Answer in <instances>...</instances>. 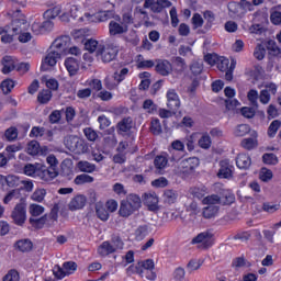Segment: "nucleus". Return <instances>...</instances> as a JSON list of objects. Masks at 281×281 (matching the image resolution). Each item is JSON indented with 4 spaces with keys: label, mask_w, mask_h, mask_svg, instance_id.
Segmentation results:
<instances>
[{
    "label": "nucleus",
    "mask_w": 281,
    "mask_h": 281,
    "mask_svg": "<svg viewBox=\"0 0 281 281\" xmlns=\"http://www.w3.org/2000/svg\"><path fill=\"white\" fill-rule=\"evenodd\" d=\"M110 19H114V21H122V18L119 14H115L113 10H101L94 14L85 13L79 21H87L88 23H106Z\"/></svg>",
    "instance_id": "1"
},
{
    "label": "nucleus",
    "mask_w": 281,
    "mask_h": 281,
    "mask_svg": "<svg viewBox=\"0 0 281 281\" xmlns=\"http://www.w3.org/2000/svg\"><path fill=\"white\" fill-rule=\"evenodd\" d=\"M11 218L18 227L25 225L27 221V201L25 198H20V203H16L11 212Z\"/></svg>",
    "instance_id": "2"
},
{
    "label": "nucleus",
    "mask_w": 281,
    "mask_h": 281,
    "mask_svg": "<svg viewBox=\"0 0 281 281\" xmlns=\"http://www.w3.org/2000/svg\"><path fill=\"white\" fill-rule=\"evenodd\" d=\"M120 54V48L115 44L99 45L97 50V57L102 60V63H113Z\"/></svg>",
    "instance_id": "3"
},
{
    "label": "nucleus",
    "mask_w": 281,
    "mask_h": 281,
    "mask_svg": "<svg viewBox=\"0 0 281 281\" xmlns=\"http://www.w3.org/2000/svg\"><path fill=\"white\" fill-rule=\"evenodd\" d=\"M65 146L68 148V150L75 153L76 155H83V153H87V150H89L87 143L76 136H69L68 138H66Z\"/></svg>",
    "instance_id": "4"
},
{
    "label": "nucleus",
    "mask_w": 281,
    "mask_h": 281,
    "mask_svg": "<svg viewBox=\"0 0 281 281\" xmlns=\"http://www.w3.org/2000/svg\"><path fill=\"white\" fill-rule=\"evenodd\" d=\"M217 66V69L220 71H226L225 72V80L228 82L234 80V69H236V60H232L229 64V60L225 57H220L215 64Z\"/></svg>",
    "instance_id": "5"
},
{
    "label": "nucleus",
    "mask_w": 281,
    "mask_h": 281,
    "mask_svg": "<svg viewBox=\"0 0 281 281\" xmlns=\"http://www.w3.org/2000/svg\"><path fill=\"white\" fill-rule=\"evenodd\" d=\"M200 164L201 161L196 157L183 159L179 162L177 172L178 175H192Z\"/></svg>",
    "instance_id": "6"
},
{
    "label": "nucleus",
    "mask_w": 281,
    "mask_h": 281,
    "mask_svg": "<svg viewBox=\"0 0 281 281\" xmlns=\"http://www.w3.org/2000/svg\"><path fill=\"white\" fill-rule=\"evenodd\" d=\"M192 245H201L203 249H210L214 245V233L212 231H204L198 234L192 240Z\"/></svg>",
    "instance_id": "7"
},
{
    "label": "nucleus",
    "mask_w": 281,
    "mask_h": 281,
    "mask_svg": "<svg viewBox=\"0 0 281 281\" xmlns=\"http://www.w3.org/2000/svg\"><path fill=\"white\" fill-rule=\"evenodd\" d=\"M27 22L25 20H14L11 23V29L9 30L8 33H4L1 36V42L2 43H12L14 41L13 36L16 34H21L23 32V29H21L22 25H25Z\"/></svg>",
    "instance_id": "8"
},
{
    "label": "nucleus",
    "mask_w": 281,
    "mask_h": 281,
    "mask_svg": "<svg viewBox=\"0 0 281 281\" xmlns=\"http://www.w3.org/2000/svg\"><path fill=\"white\" fill-rule=\"evenodd\" d=\"M69 45H71V37L64 35L61 37L56 38L50 45V49L57 52L60 56H66Z\"/></svg>",
    "instance_id": "9"
},
{
    "label": "nucleus",
    "mask_w": 281,
    "mask_h": 281,
    "mask_svg": "<svg viewBox=\"0 0 281 281\" xmlns=\"http://www.w3.org/2000/svg\"><path fill=\"white\" fill-rule=\"evenodd\" d=\"M234 194L228 193L225 195V200H223V196H218L216 194H212L209 196H205L202 200L203 205H231V203L234 201Z\"/></svg>",
    "instance_id": "10"
},
{
    "label": "nucleus",
    "mask_w": 281,
    "mask_h": 281,
    "mask_svg": "<svg viewBox=\"0 0 281 281\" xmlns=\"http://www.w3.org/2000/svg\"><path fill=\"white\" fill-rule=\"evenodd\" d=\"M167 98V108L169 111H172V113H177L179 109H181V99H179V94L177 93V90L169 89L166 93Z\"/></svg>",
    "instance_id": "11"
},
{
    "label": "nucleus",
    "mask_w": 281,
    "mask_h": 281,
    "mask_svg": "<svg viewBox=\"0 0 281 281\" xmlns=\"http://www.w3.org/2000/svg\"><path fill=\"white\" fill-rule=\"evenodd\" d=\"M155 261L153 259H146L143 261V268H140V278H146V280L155 281L157 280V273L154 271Z\"/></svg>",
    "instance_id": "12"
},
{
    "label": "nucleus",
    "mask_w": 281,
    "mask_h": 281,
    "mask_svg": "<svg viewBox=\"0 0 281 281\" xmlns=\"http://www.w3.org/2000/svg\"><path fill=\"white\" fill-rule=\"evenodd\" d=\"M217 177L218 179H232L234 177V164L229 159L220 161Z\"/></svg>",
    "instance_id": "13"
},
{
    "label": "nucleus",
    "mask_w": 281,
    "mask_h": 281,
    "mask_svg": "<svg viewBox=\"0 0 281 281\" xmlns=\"http://www.w3.org/2000/svg\"><path fill=\"white\" fill-rule=\"evenodd\" d=\"M58 177V168L40 166L37 178L42 181H54Z\"/></svg>",
    "instance_id": "14"
},
{
    "label": "nucleus",
    "mask_w": 281,
    "mask_h": 281,
    "mask_svg": "<svg viewBox=\"0 0 281 281\" xmlns=\"http://www.w3.org/2000/svg\"><path fill=\"white\" fill-rule=\"evenodd\" d=\"M61 56L63 55H60L58 52H56L49 47V49L47 50V54L43 60L42 69L44 71H47V67H55L56 63H58V60H60Z\"/></svg>",
    "instance_id": "15"
},
{
    "label": "nucleus",
    "mask_w": 281,
    "mask_h": 281,
    "mask_svg": "<svg viewBox=\"0 0 281 281\" xmlns=\"http://www.w3.org/2000/svg\"><path fill=\"white\" fill-rule=\"evenodd\" d=\"M132 128H133V119L131 116L122 119L116 124V133L117 135H122V137H126V135H131Z\"/></svg>",
    "instance_id": "16"
},
{
    "label": "nucleus",
    "mask_w": 281,
    "mask_h": 281,
    "mask_svg": "<svg viewBox=\"0 0 281 281\" xmlns=\"http://www.w3.org/2000/svg\"><path fill=\"white\" fill-rule=\"evenodd\" d=\"M128 32V26L120 24L117 20H112L109 23V34L110 36H122V34H126Z\"/></svg>",
    "instance_id": "17"
},
{
    "label": "nucleus",
    "mask_w": 281,
    "mask_h": 281,
    "mask_svg": "<svg viewBox=\"0 0 281 281\" xmlns=\"http://www.w3.org/2000/svg\"><path fill=\"white\" fill-rule=\"evenodd\" d=\"M156 71L160 76H170L172 74V64L168 59H156Z\"/></svg>",
    "instance_id": "18"
},
{
    "label": "nucleus",
    "mask_w": 281,
    "mask_h": 281,
    "mask_svg": "<svg viewBox=\"0 0 281 281\" xmlns=\"http://www.w3.org/2000/svg\"><path fill=\"white\" fill-rule=\"evenodd\" d=\"M87 205V198L85 195H76L71 199L68 204L70 212H76L77 210H82Z\"/></svg>",
    "instance_id": "19"
},
{
    "label": "nucleus",
    "mask_w": 281,
    "mask_h": 281,
    "mask_svg": "<svg viewBox=\"0 0 281 281\" xmlns=\"http://www.w3.org/2000/svg\"><path fill=\"white\" fill-rule=\"evenodd\" d=\"M168 161H170L168 158V153H161L155 157L154 166L156 170L161 172V170H166V168H168Z\"/></svg>",
    "instance_id": "20"
},
{
    "label": "nucleus",
    "mask_w": 281,
    "mask_h": 281,
    "mask_svg": "<svg viewBox=\"0 0 281 281\" xmlns=\"http://www.w3.org/2000/svg\"><path fill=\"white\" fill-rule=\"evenodd\" d=\"M240 144L245 150H254V148H258V133L252 132L251 137L244 138Z\"/></svg>",
    "instance_id": "21"
},
{
    "label": "nucleus",
    "mask_w": 281,
    "mask_h": 281,
    "mask_svg": "<svg viewBox=\"0 0 281 281\" xmlns=\"http://www.w3.org/2000/svg\"><path fill=\"white\" fill-rule=\"evenodd\" d=\"M236 166L240 170H249L251 167V157L247 154H239L236 158Z\"/></svg>",
    "instance_id": "22"
},
{
    "label": "nucleus",
    "mask_w": 281,
    "mask_h": 281,
    "mask_svg": "<svg viewBox=\"0 0 281 281\" xmlns=\"http://www.w3.org/2000/svg\"><path fill=\"white\" fill-rule=\"evenodd\" d=\"M65 67L69 76H76L80 70V64L78 63V60H76V58H72V57H68L65 60Z\"/></svg>",
    "instance_id": "23"
},
{
    "label": "nucleus",
    "mask_w": 281,
    "mask_h": 281,
    "mask_svg": "<svg viewBox=\"0 0 281 281\" xmlns=\"http://www.w3.org/2000/svg\"><path fill=\"white\" fill-rule=\"evenodd\" d=\"M2 74H10L16 69V60L12 56H4L2 58Z\"/></svg>",
    "instance_id": "24"
},
{
    "label": "nucleus",
    "mask_w": 281,
    "mask_h": 281,
    "mask_svg": "<svg viewBox=\"0 0 281 281\" xmlns=\"http://www.w3.org/2000/svg\"><path fill=\"white\" fill-rule=\"evenodd\" d=\"M144 203L145 205H147L149 210L155 211V209L157 207V204L159 203V199L155 193H145Z\"/></svg>",
    "instance_id": "25"
},
{
    "label": "nucleus",
    "mask_w": 281,
    "mask_h": 281,
    "mask_svg": "<svg viewBox=\"0 0 281 281\" xmlns=\"http://www.w3.org/2000/svg\"><path fill=\"white\" fill-rule=\"evenodd\" d=\"M137 210L134 209L133 205H131V203L126 202V200H123L121 202V206L119 210L120 216H123L124 218L131 216V214H133V212H136Z\"/></svg>",
    "instance_id": "26"
},
{
    "label": "nucleus",
    "mask_w": 281,
    "mask_h": 281,
    "mask_svg": "<svg viewBox=\"0 0 281 281\" xmlns=\"http://www.w3.org/2000/svg\"><path fill=\"white\" fill-rule=\"evenodd\" d=\"M98 254L102 257L111 256V254H115V248L110 241H103L98 248Z\"/></svg>",
    "instance_id": "27"
},
{
    "label": "nucleus",
    "mask_w": 281,
    "mask_h": 281,
    "mask_svg": "<svg viewBox=\"0 0 281 281\" xmlns=\"http://www.w3.org/2000/svg\"><path fill=\"white\" fill-rule=\"evenodd\" d=\"M218 210V205H207L202 210V216L203 218H216Z\"/></svg>",
    "instance_id": "28"
},
{
    "label": "nucleus",
    "mask_w": 281,
    "mask_h": 281,
    "mask_svg": "<svg viewBox=\"0 0 281 281\" xmlns=\"http://www.w3.org/2000/svg\"><path fill=\"white\" fill-rule=\"evenodd\" d=\"M15 247L19 249V251L25 254L27 251H32L33 244L30 239H20L15 243Z\"/></svg>",
    "instance_id": "29"
},
{
    "label": "nucleus",
    "mask_w": 281,
    "mask_h": 281,
    "mask_svg": "<svg viewBox=\"0 0 281 281\" xmlns=\"http://www.w3.org/2000/svg\"><path fill=\"white\" fill-rule=\"evenodd\" d=\"M41 170V164H27L24 167V175H26V177H38V172Z\"/></svg>",
    "instance_id": "30"
},
{
    "label": "nucleus",
    "mask_w": 281,
    "mask_h": 281,
    "mask_svg": "<svg viewBox=\"0 0 281 281\" xmlns=\"http://www.w3.org/2000/svg\"><path fill=\"white\" fill-rule=\"evenodd\" d=\"M16 199H21V190L20 189H13L9 191L5 196L3 198L2 202L4 205H8L12 201H16Z\"/></svg>",
    "instance_id": "31"
},
{
    "label": "nucleus",
    "mask_w": 281,
    "mask_h": 281,
    "mask_svg": "<svg viewBox=\"0 0 281 281\" xmlns=\"http://www.w3.org/2000/svg\"><path fill=\"white\" fill-rule=\"evenodd\" d=\"M124 41L133 47H137V45H139V35H137V31H130L128 34L124 36Z\"/></svg>",
    "instance_id": "32"
},
{
    "label": "nucleus",
    "mask_w": 281,
    "mask_h": 281,
    "mask_svg": "<svg viewBox=\"0 0 281 281\" xmlns=\"http://www.w3.org/2000/svg\"><path fill=\"white\" fill-rule=\"evenodd\" d=\"M179 194L175 190H166L162 199L164 202L167 203L168 205H172V203H177Z\"/></svg>",
    "instance_id": "33"
},
{
    "label": "nucleus",
    "mask_w": 281,
    "mask_h": 281,
    "mask_svg": "<svg viewBox=\"0 0 281 281\" xmlns=\"http://www.w3.org/2000/svg\"><path fill=\"white\" fill-rule=\"evenodd\" d=\"M150 234V226L148 225H140L135 231V238L136 240H144L146 236Z\"/></svg>",
    "instance_id": "34"
},
{
    "label": "nucleus",
    "mask_w": 281,
    "mask_h": 281,
    "mask_svg": "<svg viewBox=\"0 0 281 281\" xmlns=\"http://www.w3.org/2000/svg\"><path fill=\"white\" fill-rule=\"evenodd\" d=\"M77 167L79 168L80 172H88V173L95 172V165L87 160L79 161Z\"/></svg>",
    "instance_id": "35"
},
{
    "label": "nucleus",
    "mask_w": 281,
    "mask_h": 281,
    "mask_svg": "<svg viewBox=\"0 0 281 281\" xmlns=\"http://www.w3.org/2000/svg\"><path fill=\"white\" fill-rule=\"evenodd\" d=\"M267 49L270 56H278L279 58H281V48L278 47V44L276 43V41L273 40L268 41Z\"/></svg>",
    "instance_id": "36"
},
{
    "label": "nucleus",
    "mask_w": 281,
    "mask_h": 281,
    "mask_svg": "<svg viewBox=\"0 0 281 281\" xmlns=\"http://www.w3.org/2000/svg\"><path fill=\"white\" fill-rule=\"evenodd\" d=\"M61 267L66 276H72L78 270V263L76 261H65Z\"/></svg>",
    "instance_id": "37"
},
{
    "label": "nucleus",
    "mask_w": 281,
    "mask_h": 281,
    "mask_svg": "<svg viewBox=\"0 0 281 281\" xmlns=\"http://www.w3.org/2000/svg\"><path fill=\"white\" fill-rule=\"evenodd\" d=\"M45 196H47V191L45 189H37L33 192L31 199L36 203H43V201H45Z\"/></svg>",
    "instance_id": "38"
},
{
    "label": "nucleus",
    "mask_w": 281,
    "mask_h": 281,
    "mask_svg": "<svg viewBox=\"0 0 281 281\" xmlns=\"http://www.w3.org/2000/svg\"><path fill=\"white\" fill-rule=\"evenodd\" d=\"M60 12H63V9L57 5L55 8L46 10L44 12L43 16H44V19L52 21V19H56V16H58V14H60Z\"/></svg>",
    "instance_id": "39"
},
{
    "label": "nucleus",
    "mask_w": 281,
    "mask_h": 281,
    "mask_svg": "<svg viewBox=\"0 0 281 281\" xmlns=\"http://www.w3.org/2000/svg\"><path fill=\"white\" fill-rule=\"evenodd\" d=\"M143 267H144V261H138L136 265H132L126 269V274L128 277L135 273H137V276H140Z\"/></svg>",
    "instance_id": "40"
},
{
    "label": "nucleus",
    "mask_w": 281,
    "mask_h": 281,
    "mask_svg": "<svg viewBox=\"0 0 281 281\" xmlns=\"http://www.w3.org/2000/svg\"><path fill=\"white\" fill-rule=\"evenodd\" d=\"M149 131L153 133V135H161L162 128L159 119L151 120Z\"/></svg>",
    "instance_id": "41"
},
{
    "label": "nucleus",
    "mask_w": 281,
    "mask_h": 281,
    "mask_svg": "<svg viewBox=\"0 0 281 281\" xmlns=\"http://www.w3.org/2000/svg\"><path fill=\"white\" fill-rule=\"evenodd\" d=\"M76 186H85V183H93V177L81 173L75 178Z\"/></svg>",
    "instance_id": "42"
},
{
    "label": "nucleus",
    "mask_w": 281,
    "mask_h": 281,
    "mask_svg": "<svg viewBox=\"0 0 281 281\" xmlns=\"http://www.w3.org/2000/svg\"><path fill=\"white\" fill-rule=\"evenodd\" d=\"M27 154L32 155L33 157L40 154L41 144L37 140H31L27 144Z\"/></svg>",
    "instance_id": "43"
},
{
    "label": "nucleus",
    "mask_w": 281,
    "mask_h": 281,
    "mask_svg": "<svg viewBox=\"0 0 281 281\" xmlns=\"http://www.w3.org/2000/svg\"><path fill=\"white\" fill-rule=\"evenodd\" d=\"M7 142H14L19 137V130L14 126L9 127L4 132Z\"/></svg>",
    "instance_id": "44"
},
{
    "label": "nucleus",
    "mask_w": 281,
    "mask_h": 281,
    "mask_svg": "<svg viewBox=\"0 0 281 281\" xmlns=\"http://www.w3.org/2000/svg\"><path fill=\"white\" fill-rule=\"evenodd\" d=\"M95 213L100 221H109V211L102 204L95 205Z\"/></svg>",
    "instance_id": "45"
},
{
    "label": "nucleus",
    "mask_w": 281,
    "mask_h": 281,
    "mask_svg": "<svg viewBox=\"0 0 281 281\" xmlns=\"http://www.w3.org/2000/svg\"><path fill=\"white\" fill-rule=\"evenodd\" d=\"M49 100H52V90H42L37 94V101L40 102V104H47Z\"/></svg>",
    "instance_id": "46"
},
{
    "label": "nucleus",
    "mask_w": 281,
    "mask_h": 281,
    "mask_svg": "<svg viewBox=\"0 0 281 281\" xmlns=\"http://www.w3.org/2000/svg\"><path fill=\"white\" fill-rule=\"evenodd\" d=\"M125 201L128 202L130 205H133L136 210H139V207H142V199L137 194L127 195Z\"/></svg>",
    "instance_id": "47"
},
{
    "label": "nucleus",
    "mask_w": 281,
    "mask_h": 281,
    "mask_svg": "<svg viewBox=\"0 0 281 281\" xmlns=\"http://www.w3.org/2000/svg\"><path fill=\"white\" fill-rule=\"evenodd\" d=\"M281 122L274 120L271 122L270 126L268 127V137H276L278 131H280Z\"/></svg>",
    "instance_id": "48"
},
{
    "label": "nucleus",
    "mask_w": 281,
    "mask_h": 281,
    "mask_svg": "<svg viewBox=\"0 0 281 281\" xmlns=\"http://www.w3.org/2000/svg\"><path fill=\"white\" fill-rule=\"evenodd\" d=\"M229 12H233V14H236L239 19H243L245 15V12L243 11L239 3L233 2L228 5Z\"/></svg>",
    "instance_id": "49"
},
{
    "label": "nucleus",
    "mask_w": 281,
    "mask_h": 281,
    "mask_svg": "<svg viewBox=\"0 0 281 281\" xmlns=\"http://www.w3.org/2000/svg\"><path fill=\"white\" fill-rule=\"evenodd\" d=\"M191 194L195 199H203L207 194V188L205 187H195L191 189Z\"/></svg>",
    "instance_id": "50"
},
{
    "label": "nucleus",
    "mask_w": 281,
    "mask_h": 281,
    "mask_svg": "<svg viewBox=\"0 0 281 281\" xmlns=\"http://www.w3.org/2000/svg\"><path fill=\"white\" fill-rule=\"evenodd\" d=\"M182 157H183V151L169 148L168 159L169 161H171V164H175L176 161H180Z\"/></svg>",
    "instance_id": "51"
},
{
    "label": "nucleus",
    "mask_w": 281,
    "mask_h": 281,
    "mask_svg": "<svg viewBox=\"0 0 281 281\" xmlns=\"http://www.w3.org/2000/svg\"><path fill=\"white\" fill-rule=\"evenodd\" d=\"M29 212L33 216H41L45 212V207L41 204H31L29 206Z\"/></svg>",
    "instance_id": "52"
},
{
    "label": "nucleus",
    "mask_w": 281,
    "mask_h": 281,
    "mask_svg": "<svg viewBox=\"0 0 281 281\" xmlns=\"http://www.w3.org/2000/svg\"><path fill=\"white\" fill-rule=\"evenodd\" d=\"M143 109L146 111V113H157V104H155V102H153L150 99L144 101Z\"/></svg>",
    "instance_id": "53"
},
{
    "label": "nucleus",
    "mask_w": 281,
    "mask_h": 281,
    "mask_svg": "<svg viewBox=\"0 0 281 281\" xmlns=\"http://www.w3.org/2000/svg\"><path fill=\"white\" fill-rule=\"evenodd\" d=\"M83 134L88 142H95L98 139V132L91 127L83 128Z\"/></svg>",
    "instance_id": "54"
},
{
    "label": "nucleus",
    "mask_w": 281,
    "mask_h": 281,
    "mask_svg": "<svg viewBox=\"0 0 281 281\" xmlns=\"http://www.w3.org/2000/svg\"><path fill=\"white\" fill-rule=\"evenodd\" d=\"M251 131L248 124H240L235 130L236 137H245Z\"/></svg>",
    "instance_id": "55"
},
{
    "label": "nucleus",
    "mask_w": 281,
    "mask_h": 281,
    "mask_svg": "<svg viewBox=\"0 0 281 281\" xmlns=\"http://www.w3.org/2000/svg\"><path fill=\"white\" fill-rule=\"evenodd\" d=\"M0 87H1L2 92L5 95H8V93H10L12 91V89H14V81L11 79L3 80L1 82Z\"/></svg>",
    "instance_id": "56"
},
{
    "label": "nucleus",
    "mask_w": 281,
    "mask_h": 281,
    "mask_svg": "<svg viewBox=\"0 0 281 281\" xmlns=\"http://www.w3.org/2000/svg\"><path fill=\"white\" fill-rule=\"evenodd\" d=\"M262 160L263 164H267L268 166L278 165V156H276V154H263Z\"/></svg>",
    "instance_id": "57"
},
{
    "label": "nucleus",
    "mask_w": 281,
    "mask_h": 281,
    "mask_svg": "<svg viewBox=\"0 0 281 281\" xmlns=\"http://www.w3.org/2000/svg\"><path fill=\"white\" fill-rule=\"evenodd\" d=\"M126 76H128V68H122L120 71L114 72L113 79L120 85V82L125 80Z\"/></svg>",
    "instance_id": "58"
},
{
    "label": "nucleus",
    "mask_w": 281,
    "mask_h": 281,
    "mask_svg": "<svg viewBox=\"0 0 281 281\" xmlns=\"http://www.w3.org/2000/svg\"><path fill=\"white\" fill-rule=\"evenodd\" d=\"M21 277L19 276V271L12 269L9 270L8 273L2 278V281H19Z\"/></svg>",
    "instance_id": "59"
},
{
    "label": "nucleus",
    "mask_w": 281,
    "mask_h": 281,
    "mask_svg": "<svg viewBox=\"0 0 281 281\" xmlns=\"http://www.w3.org/2000/svg\"><path fill=\"white\" fill-rule=\"evenodd\" d=\"M98 47H100L98 45V41L90 38L85 43V49H87V52H90V54H93V52H98Z\"/></svg>",
    "instance_id": "60"
},
{
    "label": "nucleus",
    "mask_w": 281,
    "mask_h": 281,
    "mask_svg": "<svg viewBox=\"0 0 281 281\" xmlns=\"http://www.w3.org/2000/svg\"><path fill=\"white\" fill-rule=\"evenodd\" d=\"M21 183V180L19 179V177L14 176V175H9L7 176V180H5V184L9 188H18V186Z\"/></svg>",
    "instance_id": "61"
},
{
    "label": "nucleus",
    "mask_w": 281,
    "mask_h": 281,
    "mask_svg": "<svg viewBox=\"0 0 281 281\" xmlns=\"http://www.w3.org/2000/svg\"><path fill=\"white\" fill-rule=\"evenodd\" d=\"M260 97V94H258L257 90L251 89L248 94L247 98L250 102V104H252V106H256V109H258V98Z\"/></svg>",
    "instance_id": "62"
},
{
    "label": "nucleus",
    "mask_w": 281,
    "mask_h": 281,
    "mask_svg": "<svg viewBox=\"0 0 281 281\" xmlns=\"http://www.w3.org/2000/svg\"><path fill=\"white\" fill-rule=\"evenodd\" d=\"M270 21L273 23V25H280L281 24V9H274L271 12Z\"/></svg>",
    "instance_id": "63"
},
{
    "label": "nucleus",
    "mask_w": 281,
    "mask_h": 281,
    "mask_svg": "<svg viewBox=\"0 0 281 281\" xmlns=\"http://www.w3.org/2000/svg\"><path fill=\"white\" fill-rule=\"evenodd\" d=\"M45 135V127L41 126H33L31 132H30V137H43Z\"/></svg>",
    "instance_id": "64"
}]
</instances>
